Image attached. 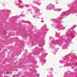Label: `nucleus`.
<instances>
[{"label":"nucleus","mask_w":77,"mask_h":77,"mask_svg":"<svg viewBox=\"0 0 77 77\" xmlns=\"http://www.w3.org/2000/svg\"><path fill=\"white\" fill-rule=\"evenodd\" d=\"M6 31H5L4 32V34H6Z\"/></svg>","instance_id":"obj_1"},{"label":"nucleus","mask_w":77,"mask_h":77,"mask_svg":"<svg viewBox=\"0 0 77 77\" xmlns=\"http://www.w3.org/2000/svg\"><path fill=\"white\" fill-rule=\"evenodd\" d=\"M57 49H59V48H58Z\"/></svg>","instance_id":"obj_2"}]
</instances>
